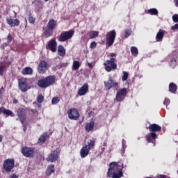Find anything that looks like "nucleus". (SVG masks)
I'll list each match as a JSON object with an SVG mask.
<instances>
[{
  "mask_svg": "<svg viewBox=\"0 0 178 178\" xmlns=\"http://www.w3.org/2000/svg\"><path fill=\"white\" fill-rule=\"evenodd\" d=\"M110 56L111 58L104 63V69L106 72H108V73L112 72V70H116V69H118L117 60L116 58H115L116 54L111 53Z\"/></svg>",
  "mask_w": 178,
  "mask_h": 178,
  "instance_id": "f257e3e1",
  "label": "nucleus"
},
{
  "mask_svg": "<svg viewBox=\"0 0 178 178\" xmlns=\"http://www.w3.org/2000/svg\"><path fill=\"white\" fill-rule=\"evenodd\" d=\"M56 80V78L54 75H50L39 79L37 84L40 88H48V87H51V86L55 83Z\"/></svg>",
  "mask_w": 178,
  "mask_h": 178,
  "instance_id": "f03ea898",
  "label": "nucleus"
},
{
  "mask_svg": "<svg viewBox=\"0 0 178 178\" xmlns=\"http://www.w3.org/2000/svg\"><path fill=\"white\" fill-rule=\"evenodd\" d=\"M124 168V165L123 163L120 161L110 163L108 171L107 172L108 177H112V175H113V173H116L118 172H122Z\"/></svg>",
  "mask_w": 178,
  "mask_h": 178,
  "instance_id": "7ed1b4c3",
  "label": "nucleus"
},
{
  "mask_svg": "<svg viewBox=\"0 0 178 178\" xmlns=\"http://www.w3.org/2000/svg\"><path fill=\"white\" fill-rule=\"evenodd\" d=\"M55 27H56V21L52 19L49 21L46 27L44 28V36L46 38L48 37H51L54 33V30H55Z\"/></svg>",
  "mask_w": 178,
  "mask_h": 178,
  "instance_id": "20e7f679",
  "label": "nucleus"
},
{
  "mask_svg": "<svg viewBox=\"0 0 178 178\" xmlns=\"http://www.w3.org/2000/svg\"><path fill=\"white\" fill-rule=\"evenodd\" d=\"M3 168L6 173H10L15 169V159L10 158L5 160Z\"/></svg>",
  "mask_w": 178,
  "mask_h": 178,
  "instance_id": "39448f33",
  "label": "nucleus"
},
{
  "mask_svg": "<svg viewBox=\"0 0 178 178\" xmlns=\"http://www.w3.org/2000/svg\"><path fill=\"white\" fill-rule=\"evenodd\" d=\"M67 113L68 115V118L70 120H79V119H80V113L76 108L68 109Z\"/></svg>",
  "mask_w": 178,
  "mask_h": 178,
  "instance_id": "423d86ee",
  "label": "nucleus"
},
{
  "mask_svg": "<svg viewBox=\"0 0 178 178\" xmlns=\"http://www.w3.org/2000/svg\"><path fill=\"white\" fill-rule=\"evenodd\" d=\"M22 154L25 158H33L35 154V149L34 147H24L22 149Z\"/></svg>",
  "mask_w": 178,
  "mask_h": 178,
  "instance_id": "0eeeda50",
  "label": "nucleus"
},
{
  "mask_svg": "<svg viewBox=\"0 0 178 178\" xmlns=\"http://www.w3.org/2000/svg\"><path fill=\"white\" fill-rule=\"evenodd\" d=\"M59 155H60V149L57 147L48 156L46 160L47 162H56L59 158Z\"/></svg>",
  "mask_w": 178,
  "mask_h": 178,
  "instance_id": "6e6552de",
  "label": "nucleus"
},
{
  "mask_svg": "<svg viewBox=\"0 0 178 178\" xmlns=\"http://www.w3.org/2000/svg\"><path fill=\"white\" fill-rule=\"evenodd\" d=\"M116 38V31L115 29L110 31L106 34V44L108 47H112L113 42H115V39Z\"/></svg>",
  "mask_w": 178,
  "mask_h": 178,
  "instance_id": "1a4fd4ad",
  "label": "nucleus"
},
{
  "mask_svg": "<svg viewBox=\"0 0 178 178\" xmlns=\"http://www.w3.org/2000/svg\"><path fill=\"white\" fill-rule=\"evenodd\" d=\"M104 83L106 90H109L111 88H119V83L113 80L112 77H109L108 81H105Z\"/></svg>",
  "mask_w": 178,
  "mask_h": 178,
  "instance_id": "9d476101",
  "label": "nucleus"
},
{
  "mask_svg": "<svg viewBox=\"0 0 178 178\" xmlns=\"http://www.w3.org/2000/svg\"><path fill=\"white\" fill-rule=\"evenodd\" d=\"M74 35V31L70 30L69 31H65L60 34L58 41L60 42H65V41H67V40H70Z\"/></svg>",
  "mask_w": 178,
  "mask_h": 178,
  "instance_id": "9b49d317",
  "label": "nucleus"
},
{
  "mask_svg": "<svg viewBox=\"0 0 178 178\" xmlns=\"http://www.w3.org/2000/svg\"><path fill=\"white\" fill-rule=\"evenodd\" d=\"M18 86L20 91L26 92L30 90V86L27 83V81L25 79H20L18 80Z\"/></svg>",
  "mask_w": 178,
  "mask_h": 178,
  "instance_id": "f8f14e48",
  "label": "nucleus"
},
{
  "mask_svg": "<svg viewBox=\"0 0 178 178\" xmlns=\"http://www.w3.org/2000/svg\"><path fill=\"white\" fill-rule=\"evenodd\" d=\"M127 95V89L126 88H123L117 92L115 99L118 102H122L126 96Z\"/></svg>",
  "mask_w": 178,
  "mask_h": 178,
  "instance_id": "ddd939ff",
  "label": "nucleus"
},
{
  "mask_svg": "<svg viewBox=\"0 0 178 178\" xmlns=\"http://www.w3.org/2000/svg\"><path fill=\"white\" fill-rule=\"evenodd\" d=\"M145 138L147 143H152L153 146L155 147L156 144V138H158V135H156V133L149 132L145 136Z\"/></svg>",
  "mask_w": 178,
  "mask_h": 178,
  "instance_id": "4468645a",
  "label": "nucleus"
},
{
  "mask_svg": "<svg viewBox=\"0 0 178 178\" xmlns=\"http://www.w3.org/2000/svg\"><path fill=\"white\" fill-rule=\"evenodd\" d=\"M17 116L19 119L22 124H24V120L27 119V115H26V109L23 108H19L17 110Z\"/></svg>",
  "mask_w": 178,
  "mask_h": 178,
  "instance_id": "2eb2a0df",
  "label": "nucleus"
},
{
  "mask_svg": "<svg viewBox=\"0 0 178 178\" xmlns=\"http://www.w3.org/2000/svg\"><path fill=\"white\" fill-rule=\"evenodd\" d=\"M58 47V42L56 40L51 39L49 41L48 44L46 45L47 49H49L51 52H56V49Z\"/></svg>",
  "mask_w": 178,
  "mask_h": 178,
  "instance_id": "dca6fc26",
  "label": "nucleus"
},
{
  "mask_svg": "<svg viewBox=\"0 0 178 178\" xmlns=\"http://www.w3.org/2000/svg\"><path fill=\"white\" fill-rule=\"evenodd\" d=\"M47 66H48L47 61H40L38 69V73L40 74H44L47 72Z\"/></svg>",
  "mask_w": 178,
  "mask_h": 178,
  "instance_id": "f3484780",
  "label": "nucleus"
},
{
  "mask_svg": "<svg viewBox=\"0 0 178 178\" xmlns=\"http://www.w3.org/2000/svg\"><path fill=\"white\" fill-rule=\"evenodd\" d=\"M150 133H158V131H162V127L157 124H150L147 128Z\"/></svg>",
  "mask_w": 178,
  "mask_h": 178,
  "instance_id": "a211bd4d",
  "label": "nucleus"
},
{
  "mask_svg": "<svg viewBox=\"0 0 178 178\" xmlns=\"http://www.w3.org/2000/svg\"><path fill=\"white\" fill-rule=\"evenodd\" d=\"M6 22L10 27H17V26H20V21L18 19H13L12 18H7Z\"/></svg>",
  "mask_w": 178,
  "mask_h": 178,
  "instance_id": "6ab92c4d",
  "label": "nucleus"
},
{
  "mask_svg": "<svg viewBox=\"0 0 178 178\" xmlns=\"http://www.w3.org/2000/svg\"><path fill=\"white\" fill-rule=\"evenodd\" d=\"M168 59L170 60L169 65L171 67L175 68L177 65V58L176 57V54H172L168 56Z\"/></svg>",
  "mask_w": 178,
  "mask_h": 178,
  "instance_id": "aec40b11",
  "label": "nucleus"
},
{
  "mask_svg": "<svg viewBox=\"0 0 178 178\" xmlns=\"http://www.w3.org/2000/svg\"><path fill=\"white\" fill-rule=\"evenodd\" d=\"M3 113L6 116H10V118H15V113L10 109H6L5 107H0V115Z\"/></svg>",
  "mask_w": 178,
  "mask_h": 178,
  "instance_id": "412c9836",
  "label": "nucleus"
},
{
  "mask_svg": "<svg viewBox=\"0 0 178 178\" xmlns=\"http://www.w3.org/2000/svg\"><path fill=\"white\" fill-rule=\"evenodd\" d=\"M88 91V83H84L79 90L78 94L80 97H83V95H86L87 92Z\"/></svg>",
  "mask_w": 178,
  "mask_h": 178,
  "instance_id": "4be33fe9",
  "label": "nucleus"
},
{
  "mask_svg": "<svg viewBox=\"0 0 178 178\" xmlns=\"http://www.w3.org/2000/svg\"><path fill=\"white\" fill-rule=\"evenodd\" d=\"M95 127V122L94 121H90L87 123L85 126V130L87 133H90V131H92L94 130V127Z\"/></svg>",
  "mask_w": 178,
  "mask_h": 178,
  "instance_id": "5701e85b",
  "label": "nucleus"
},
{
  "mask_svg": "<svg viewBox=\"0 0 178 178\" xmlns=\"http://www.w3.org/2000/svg\"><path fill=\"white\" fill-rule=\"evenodd\" d=\"M88 154H90L89 149L87 147L83 146L80 150V156L81 158H86L88 156Z\"/></svg>",
  "mask_w": 178,
  "mask_h": 178,
  "instance_id": "b1692460",
  "label": "nucleus"
},
{
  "mask_svg": "<svg viewBox=\"0 0 178 178\" xmlns=\"http://www.w3.org/2000/svg\"><path fill=\"white\" fill-rule=\"evenodd\" d=\"M47 137H48V134L47 132L42 134L38 138V144H39V145H42V144H44V143L47 141Z\"/></svg>",
  "mask_w": 178,
  "mask_h": 178,
  "instance_id": "393cba45",
  "label": "nucleus"
},
{
  "mask_svg": "<svg viewBox=\"0 0 178 178\" xmlns=\"http://www.w3.org/2000/svg\"><path fill=\"white\" fill-rule=\"evenodd\" d=\"M21 73L23 74V76H31V74H33V68L26 67L21 71Z\"/></svg>",
  "mask_w": 178,
  "mask_h": 178,
  "instance_id": "a878e982",
  "label": "nucleus"
},
{
  "mask_svg": "<svg viewBox=\"0 0 178 178\" xmlns=\"http://www.w3.org/2000/svg\"><path fill=\"white\" fill-rule=\"evenodd\" d=\"M58 55H59V56H65L66 55V49H65V47L63 45H58Z\"/></svg>",
  "mask_w": 178,
  "mask_h": 178,
  "instance_id": "bb28decb",
  "label": "nucleus"
},
{
  "mask_svg": "<svg viewBox=\"0 0 178 178\" xmlns=\"http://www.w3.org/2000/svg\"><path fill=\"white\" fill-rule=\"evenodd\" d=\"M164 36H165V31L160 29L156 35V41L159 42L162 41V40H163Z\"/></svg>",
  "mask_w": 178,
  "mask_h": 178,
  "instance_id": "cd10ccee",
  "label": "nucleus"
},
{
  "mask_svg": "<svg viewBox=\"0 0 178 178\" xmlns=\"http://www.w3.org/2000/svg\"><path fill=\"white\" fill-rule=\"evenodd\" d=\"M169 91L172 94H176L177 92V85H176L175 83L172 82L169 84Z\"/></svg>",
  "mask_w": 178,
  "mask_h": 178,
  "instance_id": "c85d7f7f",
  "label": "nucleus"
},
{
  "mask_svg": "<svg viewBox=\"0 0 178 178\" xmlns=\"http://www.w3.org/2000/svg\"><path fill=\"white\" fill-rule=\"evenodd\" d=\"M85 147H86L89 151L94 149V148H95V140H89V141H88V145H86Z\"/></svg>",
  "mask_w": 178,
  "mask_h": 178,
  "instance_id": "c756f323",
  "label": "nucleus"
},
{
  "mask_svg": "<svg viewBox=\"0 0 178 178\" xmlns=\"http://www.w3.org/2000/svg\"><path fill=\"white\" fill-rule=\"evenodd\" d=\"M88 35L90 40H92L94 38H97V37L99 35V32L96 31H90L88 32Z\"/></svg>",
  "mask_w": 178,
  "mask_h": 178,
  "instance_id": "7c9ffc66",
  "label": "nucleus"
},
{
  "mask_svg": "<svg viewBox=\"0 0 178 178\" xmlns=\"http://www.w3.org/2000/svg\"><path fill=\"white\" fill-rule=\"evenodd\" d=\"M52 173H55V165H50L48 166L47 169L46 170V175L47 176H51Z\"/></svg>",
  "mask_w": 178,
  "mask_h": 178,
  "instance_id": "2f4dec72",
  "label": "nucleus"
},
{
  "mask_svg": "<svg viewBox=\"0 0 178 178\" xmlns=\"http://www.w3.org/2000/svg\"><path fill=\"white\" fill-rule=\"evenodd\" d=\"M80 66H81L80 62L74 60L72 64V70H79V69H80Z\"/></svg>",
  "mask_w": 178,
  "mask_h": 178,
  "instance_id": "473e14b6",
  "label": "nucleus"
},
{
  "mask_svg": "<svg viewBox=\"0 0 178 178\" xmlns=\"http://www.w3.org/2000/svg\"><path fill=\"white\" fill-rule=\"evenodd\" d=\"M111 177L112 178L123 177V171H118L117 172H113Z\"/></svg>",
  "mask_w": 178,
  "mask_h": 178,
  "instance_id": "72a5a7b5",
  "label": "nucleus"
},
{
  "mask_svg": "<svg viewBox=\"0 0 178 178\" xmlns=\"http://www.w3.org/2000/svg\"><path fill=\"white\" fill-rule=\"evenodd\" d=\"M131 52L132 56H137L138 55V49L136 47H131Z\"/></svg>",
  "mask_w": 178,
  "mask_h": 178,
  "instance_id": "f704fd0d",
  "label": "nucleus"
},
{
  "mask_svg": "<svg viewBox=\"0 0 178 178\" xmlns=\"http://www.w3.org/2000/svg\"><path fill=\"white\" fill-rule=\"evenodd\" d=\"M147 13L152 15H158V10L156 8H151L147 10Z\"/></svg>",
  "mask_w": 178,
  "mask_h": 178,
  "instance_id": "c9c22d12",
  "label": "nucleus"
},
{
  "mask_svg": "<svg viewBox=\"0 0 178 178\" xmlns=\"http://www.w3.org/2000/svg\"><path fill=\"white\" fill-rule=\"evenodd\" d=\"M131 33H132L131 29H125L124 30V33H125L124 38H129V37H130L131 35Z\"/></svg>",
  "mask_w": 178,
  "mask_h": 178,
  "instance_id": "e433bc0d",
  "label": "nucleus"
},
{
  "mask_svg": "<svg viewBox=\"0 0 178 178\" xmlns=\"http://www.w3.org/2000/svg\"><path fill=\"white\" fill-rule=\"evenodd\" d=\"M60 101V98L59 97H55L51 100L52 105H56V104H59V102Z\"/></svg>",
  "mask_w": 178,
  "mask_h": 178,
  "instance_id": "4c0bfd02",
  "label": "nucleus"
},
{
  "mask_svg": "<svg viewBox=\"0 0 178 178\" xmlns=\"http://www.w3.org/2000/svg\"><path fill=\"white\" fill-rule=\"evenodd\" d=\"M123 75L122 77V81H127V79H129V72L124 71L123 72Z\"/></svg>",
  "mask_w": 178,
  "mask_h": 178,
  "instance_id": "58836bf2",
  "label": "nucleus"
},
{
  "mask_svg": "<svg viewBox=\"0 0 178 178\" xmlns=\"http://www.w3.org/2000/svg\"><path fill=\"white\" fill-rule=\"evenodd\" d=\"M38 104H42L44 102V96L42 95H39L37 97Z\"/></svg>",
  "mask_w": 178,
  "mask_h": 178,
  "instance_id": "ea45409f",
  "label": "nucleus"
},
{
  "mask_svg": "<svg viewBox=\"0 0 178 178\" xmlns=\"http://www.w3.org/2000/svg\"><path fill=\"white\" fill-rule=\"evenodd\" d=\"M172 20H173L174 23H178V15L177 14H175L174 15H172Z\"/></svg>",
  "mask_w": 178,
  "mask_h": 178,
  "instance_id": "a19ab883",
  "label": "nucleus"
},
{
  "mask_svg": "<svg viewBox=\"0 0 178 178\" xmlns=\"http://www.w3.org/2000/svg\"><path fill=\"white\" fill-rule=\"evenodd\" d=\"M90 49H94L95 48H97V42H92L90 45Z\"/></svg>",
  "mask_w": 178,
  "mask_h": 178,
  "instance_id": "79ce46f5",
  "label": "nucleus"
},
{
  "mask_svg": "<svg viewBox=\"0 0 178 178\" xmlns=\"http://www.w3.org/2000/svg\"><path fill=\"white\" fill-rule=\"evenodd\" d=\"M29 23H31V24H34V23H35V18L33 17H29Z\"/></svg>",
  "mask_w": 178,
  "mask_h": 178,
  "instance_id": "37998d69",
  "label": "nucleus"
},
{
  "mask_svg": "<svg viewBox=\"0 0 178 178\" xmlns=\"http://www.w3.org/2000/svg\"><path fill=\"white\" fill-rule=\"evenodd\" d=\"M12 40H13L12 35H11L10 33H9L7 36V42H8V44H10V42H12Z\"/></svg>",
  "mask_w": 178,
  "mask_h": 178,
  "instance_id": "c03bdc74",
  "label": "nucleus"
},
{
  "mask_svg": "<svg viewBox=\"0 0 178 178\" xmlns=\"http://www.w3.org/2000/svg\"><path fill=\"white\" fill-rule=\"evenodd\" d=\"M122 149H126V148H127V146L126 145V140L124 139L122 140Z\"/></svg>",
  "mask_w": 178,
  "mask_h": 178,
  "instance_id": "a18cd8bd",
  "label": "nucleus"
},
{
  "mask_svg": "<svg viewBox=\"0 0 178 178\" xmlns=\"http://www.w3.org/2000/svg\"><path fill=\"white\" fill-rule=\"evenodd\" d=\"M170 104V99H165V100L163 102V104L165 105L166 106H168V105H169Z\"/></svg>",
  "mask_w": 178,
  "mask_h": 178,
  "instance_id": "49530a36",
  "label": "nucleus"
},
{
  "mask_svg": "<svg viewBox=\"0 0 178 178\" xmlns=\"http://www.w3.org/2000/svg\"><path fill=\"white\" fill-rule=\"evenodd\" d=\"M8 45H9V43L4 42L3 44L1 45V49H5V48H6V47H8Z\"/></svg>",
  "mask_w": 178,
  "mask_h": 178,
  "instance_id": "de8ad7c7",
  "label": "nucleus"
},
{
  "mask_svg": "<svg viewBox=\"0 0 178 178\" xmlns=\"http://www.w3.org/2000/svg\"><path fill=\"white\" fill-rule=\"evenodd\" d=\"M171 30H173L174 31H175V30H178V23H177V24H175L174 26H172L171 27Z\"/></svg>",
  "mask_w": 178,
  "mask_h": 178,
  "instance_id": "09e8293b",
  "label": "nucleus"
},
{
  "mask_svg": "<svg viewBox=\"0 0 178 178\" xmlns=\"http://www.w3.org/2000/svg\"><path fill=\"white\" fill-rule=\"evenodd\" d=\"M3 74V66L0 67V76Z\"/></svg>",
  "mask_w": 178,
  "mask_h": 178,
  "instance_id": "8fccbe9b",
  "label": "nucleus"
},
{
  "mask_svg": "<svg viewBox=\"0 0 178 178\" xmlns=\"http://www.w3.org/2000/svg\"><path fill=\"white\" fill-rule=\"evenodd\" d=\"M10 178H19L16 174H13L10 175Z\"/></svg>",
  "mask_w": 178,
  "mask_h": 178,
  "instance_id": "3c124183",
  "label": "nucleus"
},
{
  "mask_svg": "<svg viewBox=\"0 0 178 178\" xmlns=\"http://www.w3.org/2000/svg\"><path fill=\"white\" fill-rule=\"evenodd\" d=\"M23 131H24V133H26V130H27V125L26 124H24L23 125Z\"/></svg>",
  "mask_w": 178,
  "mask_h": 178,
  "instance_id": "603ef678",
  "label": "nucleus"
},
{
  "mask_svg": "<svg viewBox=\"0 0 178 178\" xmlns=\"http://www.w3.org/2000/svg\"><path fill=\"white\" fill-rule=\"evenodd\" d=\"M103 147H102V151H105V147H106V142H104L103 143Z\"/></svg>",
  "mask_w": 178,
  "mask_h": 178,
  "instance_id": "864d4df0",
  "label": "nucleus"
},
{
  "mask_svg": "<svg viewBox=\"0 0 178 178\" xmlns=\"http://www.w3.org/2000/svg\"><path fill=\"white\" fill-rule=\"evenodd\" d=\"M160 177V178H166V175H158L157 177Z\"/></svg>",
  "mask_w": 178,
  "mask_h": 178,
  "instance_id": "5fc2aeb1",
  "label": "nucleus"
},
{
  "mask_svg": "<svg viewBox=\"0 0 178 178\" xmlns=\"http://www.w3.org/2000/svg\"><path fill=\"white\" fill-rule=\"evenodd\" d=\"M174 2L175 3V6L178 8V0H174Z\"/></svg>",
  "mask_w": 178,
  "mask_h": 178,
  "instance_id": "6e6d98bb",
  "label": "nucleus"
},
{
  "mask_svg": "<svg viewBox=\"0 0 178 178\" xmlns=\"http://www.w3.org/2000/svg\"><path fill=\"white\" fill-rule=\"evenodd\" d=\"M88 66L90 67V69H92V64H91L90 63H88Z\"/></svg>",
  "mask_w": 178,
  "mask_h": 178,
  "instance_id": "4d7b16f0",
  "label": "nucleus"
},
{
  "mask_svg": "<svg viewBox=\"0 0 178 178\" xmlns=\"http://www.w3.org/2000/svg\"><path fill=\"white\" fill-rule=\"evenodd\" d=\"M2 140H3V136L0 135V143H2Z\"/></svg>",
  "mask_w": 178,
  "mask_h": 178,
  "instance_id": "13d9d810",
  "label": "nucleus"
},
{
  "mask_svg": "<svg viewBox=\"0 0 178 178\" xmlns=\"http://www.w3.org/2000/svg\"><path fill=\"white\" fill-rule=\"evenodd\" d=\"M17 102H19V101L17 99H15L13 100V104H17Z\"/></svg>",
  "mask_w": 178,
  "mask_h": 178,
  "instance_id": "bf43d9fd",
  "label": "nucleus"
},
{
  "mask_svg": "<svg viewBox=\"0 0 178 178\" xmlns=\"http://www.w3.org/2000/svg\"><path fill=\"white\" fill-rule=\"evenodd\" d=\"M126 149H124L123 147H122L121 152L122 154H124Z\"/></svg>",
  "mask_w": 178,
  "mask_h": 178,
  "instance_id": "052dcab7",
  "label": "nucleus"
},
{
  "mask_svg": "<svg viewBox=\"0 0 178 178\" xmlns=\"http://www.w3.org/2000/svg\"><path fill=\"white\" fill-rule=\"evenodd\" d=\"M2 90H3V87H1V88H0V95L2 94Z\"/></svg>",
  "mask_w": 178,
  "mask_h": 178,
  "instance_id": "680f3d73",
  "label": "nucleus"
},
{
  "mask_svg": "<svg viewBox=\"0 0 178 178\" xmlns=\"http://www.w3.org/2000/svg\"><path fill=\"white\" fill-rule=\"evenodd\" d=\"M44 2H48V1H49V0H44Z\"/></svg>",
  "mask_w": 178,
  "mask_h": 178,
  "instance_id": "e2e57ef3",
  "label": "nucleus"
},
{
  "mask_svg": "<svg viewBox=\"0 0 178 178\" xmlns=\"http://www.w3.org/2000/svg\"><path fill=\"white\" fill-rule=\"evenodd\" d=\"M91 113H92V112H90L89 115H91Z\"/></svg>",
  "mask_w": 178,
  "mask_h": 178,
  "instance_id": "0e129e2a",
  "label": "nucleus"
},
{
  "mask_svg": "<svg viewBox=\"0 0 178 178\" xmlns=\"http://www.w3.org/2000/svg\"><path fill=\"white\" fill-rule=\"evenodd\" d=\"M1 15H0V19H1Z\"/></svg>",
  "mask_w": 178,
  "mask_h": 178,
  "instance_id": "69168bd1",
  "label": "nucleus"
}]
</instances>
